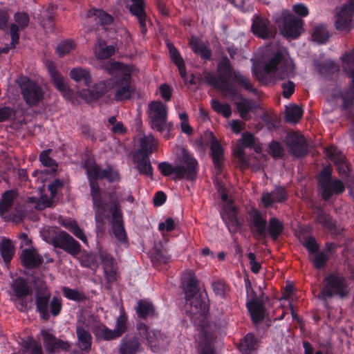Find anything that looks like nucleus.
Here are the masks:
<instances>
[{
	"instance_id": "423d86ee",
	"label": "nucleus",
	"mask_w": 354,
	"mask_h": 354,
	"mask_svg": "<svg viewBox=\"0 0 354 354\" xmlns=\"http://www.w3.org/2000/svg\"><path fill=\"white\" fill-rule=\"evenodd\" d=\"M274 21L287 38L297 39L301 34L304 20L288 10H283L279 15H277L274 17Z\"/></svg>"
},
{
	"instance_id": "dca6fc26",
	"label": "nucleus",
	"mask_w": 354,
	"mask_h": 354,
	"mask_svg": "<svg viewBox=\"0 0 354 354\" xmlns=\"http://www.w3.org/2000/svg\"><path fill=\"white\" fill-rule=\"evenodd\" d=\"M52 245L54 248H60L72 256H75L80 252L79 243L64 231L58 232Z\"/></svg>"
},
{
	"instance_id": "c85d7f7f",
	"label": "nucleus",
	"mask_w": 354,
	"mask_h": 354,
	"mask_svg": "<svg viewBox=\"0 0 354 354\" xmlns=\"http://www.w3.org/2000/svg\"><path fill=\"white\" fill-rule=\"evenodd\" d=\"M22 264L26 268H34L42 263V257L33 248L23 250L20 256Z\"/></svg>"
},
{
	"instance_id": "864d4df0",
	"label": "nucleus",
	"mask_w": 354,
	"mask_h": 354,
	"mask_svg": "<svg viewBox=\"0 0 354 354\" xmlns=\"http://www.w3.org/2000/svg\"><path fill=\"white\" fill-rule=\"evenodd\" d=\"M59 232V231L53 226L44 225L40 230V235L44 241L53 244Z\"/></svg>"
},
{
	"instance_id": "bb28decb",
	"label": "nucleus",
	"mask_w": 354,
	"mask_h": 354,
	"mask_svg": "<svg viewBox=\"0 0 354 354\" xmlns=\"http://www.w3.org/2000/svg\"><path fill=\"white\" fill-rule=\"evenodd\" d=\"M133 162L135 164V169H137L140 175L150 178L151 180L153 179V168L150 161V156L133 153Z\"/></svg>"
},
{
	"instance_id": "9d476101",
	"label": "nucleus",
	"mask_w": 354,
	"mask_h": 354,
	"mask_svg": "<svg viewBox=\"0 0 354 354\" xmlns=\"http://www.w3.org/2000/svg\"><path fill=\"white\" fill-rule=\"evenodd\" d=\"M347 74L351 78L348 88L344 90L341 88L333 90L331 97L334 100L338 98L342 100L341 109L342 111H351L354 108V68H349Z\"/></svg>"
},
{
	"instance_id": "2f4dec72",
	"label": "nucleus",
	"mask_w": 354,
	"mask_h": 354,
	"mask_svg": "<svg viewBox=\"0 0 354 354\" xmlns=\"http://www.w3.org/2000/svg\"><path fill=\"white\" fill-rule=\"evenodd\" d=\"M76 334L80 348L84 351H88L92 345V337L88 330L79 324L76 328Z\"/></svg>"
},
{
	"instance_id": "8fccbe9b",
	"label": "nucleus",
	"mask_w": 354,
	"mask_h": 354,
	"mask_svg": "<svg viewBox=\"0 0 354 354\" xmlns=\"http://www.w3.org/2000/svg\"><path fill=\"white\" fill-rule=\"evenodd\" d=\"M302 116V109L296 104H293L286 109V120L288 122L297 123L299 121Z\"/></svg>"
},
{
	"instance_id": "c03bdc74",
	"label": "nucleus",
	"mask_w": 354,
	"mask_h": 354,
	"mask_svg": "<svg viewBox=\"0 0 354 354\" xmlns=\"http://www.w3.org/2000/svg\"><path fill=\"white\" fill-rule=\"evenodd\" d=\"M14 246L9 239L3 238L0 242V254L6 263H10L14 255Z\"/></svg>"
},
{
	"instance_id": "c756f323",
	"label": "nucleus",
	"mask_w": 354,
	"mask_h": 354,
	"mask_svg": "<svg viewBox=\"0 0 354 354\" xmlns=\"http://www.w3.org/2000/svg\"><path fill=\"white\" fill-rule=\"evenodd\" d=\"M157 140L152 135L140 138V148L134 154L150 156L157 149Z\"/></svg>"
},
{
	"instance_id": "603ef678",
	"label": "nucleus",
	"mask_w": 354,
	"mask_h": 354,
	"mask_svg": "<svg viewBox=\"0 0 354 354\" xmlns=\"http://www.w3.org/2000/svg\"><path fill=\"white\" fill-rule=\"evenodd\" d=\"M19 344L24 351H27L30 350V354H44L40 344L37 342L32 337H28L26 339H22Z\"/></svg>"
},
{
	"instance_id": "e2e57ef3",
	"label": "nucleus",
	"mask_w": 354,
	"mask_h": 354,
	"mask_svg": "<svg viewBox=\"0 0 354 354\" xmlns=\"http://www.w3.org/2000/svg\"><path fill=\"white\" fill-rule=\"evenodd\" d=\"M269 153L274 158H282L284 155V149L282 145L277 140H272L269 145Z\"/></svg>"
},
{
	"instance_id": "4c0bfd02",
	"label": "nucleus",
	"mask_w": 354,
	"mask_h": 354,
	"mask_svg": "<svg viewBox=\"0 0 354 354\" xmlns=\"http://www.w3.org/2000/svg\"><path fill=\"white\" fill-rule=\"evenodd\" d=\"M111 88V79L95 83L89 91L92 100H97L105 95Z\"/></svg>"
},
{
	"instance_id": "cd10ccee",
	"label": "nucleus",
	"mask_w": 354,
	"mask_h": 354,
	"mask_svg": "<svg viewBox=\"0 0 354 354\" xmlns=\"http://www.w3.org/2000/svg\"><path fill=\"white\" fill-rule=\"evenodd\" d=\"M207 328H198L199 334L197 339L198 341V354H215L212 346L213 335Z\"/></svg>"
},
{
	"instance_id": "39448f33",
	"label": "nucleus",
	"mask_w": 354,
	"mask_h": 354,
	"mask_svg": "<svg viewBox=\"0 0 354 354\" xmlns=\"http://www.w3.org/2000/svg\"><path fill=\"white\" fill-rule=\"evenodd\" d=\"M218 77L213 73H208L205 76V82L213 87L227 93V88H235L230 84V80L232 77L234 79V74L238 71H235L229 59L224 55L221 57L217 65Z\"/></svg>"
},
{
	"instance_id": "37998d69",
	"label": "nucleus",
	"mask_w": 354,
	"mask_h": 354,
	"mask_svg": "<svg viewBox=\"0 0 354 354\" xmlns=\"http://www.w3.org/2000/svg\"><path fill=\"white\" fill-rule=\"evenodd\" d=\"M190 46L193 52L200 55L203 60H210L212 58V50L203 42L194 41L190 42Z\"/></svg>"
},
{
	"instance_id": "a211bd4d",
	"label": "nucleus",
	"mask_w": 354,
	"mask_h": 354,
	"mask_svg": "<svg viewBox=\"0 0 354 354\" xmlns=\"http://www.w3.org/2000/svg\"><path fill=\"white\" fill-rule=\"evenodd\" d=\"M251 29L252 33L261 39H270L274 36L270 21L257 15L253 17Z\"/></svg>"
},
{
	"instance_id": "7ed1b4c3",
	"label": "nucleus",
	"mask_w": 354,
	"mask_h": 354,
	"mask_svg": "<svg viewBox=\"0 0 354 354\" xmlns=\"http://www.w3.org/2000/svg\"><path fill=\"white\" fill-rule=\"evenodd\" d=\"M183 286L187 300L186 304L189 302V314L192 321L198 328H207V315L209 308L206 298L198 292V281L192 271L185 274Z\"/></svg>"
},
{
	"instance_id": "f257e3e1",
	"label": "nucleus",
	"mask_w": 354,
	"mask_h": 354,
	"mask_svg": "<svg viewBox=\"0 0 354 354\" xmlns=\"http://www.w3.org/2000/svg\"><path fill=\"white\" fill-rule=\"evenodd\" d=\"M252 75L261 83L267 84L269 82L268 75L274 74L279 80H285L293 77L295 65L292 60L288 59L281 51L276 52L265 64L252 59Z\"/></svg>"
},
{
	"instance_id": "6ab92c4d",
	"label": "nucleus",
	"mask_w": 354,
	"mask_h": 354,
	"mask_svg": "<svg viewBox=\"0 0 354 354\" xmlns=\"http://www.w3.org/2000/svg\"><path fill=\"white\" fill-rule=\"evenodd\" d=\"M288 198L287 189L283 186H275L271 192H263L261 203L266 208L271 207L274 203H282Z\"/></svg>"
},
{
	"instance_id": "412c9836",
	"label": "nucleus",
	"mask_w": 354,
	"mask_h": 354,
	"mask_svg": "<svg viewBox=\"0 0 354 354\" xmlns=\"http://www.w3.org/2000/svg\"><path fill=\"white\" fill-rule=\"evenodd\" d=\"M46 68L51 81L57 90L65 97L71 96V89L65 82L62 74L57 71L55 64L53 62H48Z\"/></svg>"
},
{
	"instance_id": "f704fd0d",
	"label": "nucleus",
	"mask_w": 354,
	"mask_h": 354,
	"mask_svg": "<svg viewBox=\"0 0 354 354\" xmlns=\"http://www.w3.org/2000/svg\"><path fill=\"white\" fill-rule=\"evenodd\" d=\"M50 294L48 292H44L42 294L37 295L36 297V305L40 316L43 319L48 320L50 317L48 312V304Z\"/></svg>"
},
{
	"instance_id": "0e129e2a",
	"label": "nucleus",
	"mask_w": 354,
	"mask_h": 354,
	"mask_svg": "<svg viewBox=\"0 0 354 354\" xmlns=\"http://www.w3.org/2000/svg\"><path fill=\"white\" fill-rule=\"evenodd\" d=\"M75 44L72 40H64L60 42L56 49L59 57H64L75 48Z\"/></svg>"
},
{
	"instance_id": "72a5a7b5",
	"label": "nucleus",
	"mask_w": 354,
	"mask_h": 354,
	"mask_svg": "<svg viewBox=\"0 0 354 354\" xmlns=\"http://www.w3.org/2000/svg\"><path fill=\"white\" fill-rule=\"evenodd\" d=\"M328 157L333 161L335 165L337 167V169L340 171L343 170V172H346L347 165L345 161V157L341 151H339L337 147L330 146L326 149Z\"/></svg>"
},
{
	"instance_id": "69168bd1",
	"label": "nucleus",
	"mask_w": 354,
	"mask_h": 354,
	"mask_svg": "<svg viewBox=\"0 0 354 354\" xmlns=\"http://www.w3.org/2000/svg\"><path fill=\"white\" fill-rule=\"evenodd\" d=\"M62 292L64 295L70 300L80 301L85 299L84 294L75 289L64 287L62 288Z\"/></svg>"
},
{
	"instance_id": "4d7b16f0",
	"label": "nucleus",
	"mask_w": 354,
	"mask_h": 354,
	"mask_svg": "<svg viewBox=\"0 0 354 354\" xmlns=\"http://www.w3.org/2000/svg\"><path fill=\"white\" fill-rule=\"evenodd\" d=\"M127 318L122 307L120 308V315L116 319L115 328L114 329L115 334L118 337H120L127 329Z\"/></svg>"
},
{
	"instance_id": "58836bf2",
	"label": "nucleus",
	"mask_w": 354,
	"mask_h": 354,
	"mask_svg": "<svg viewBox=\"0 0 354 354\" xmlns=\"http://www.w3.org/2000/svg\"><path fill=\"white\" fill-rule=\"evenodd\" d=\"M71 78L76 82H82L84 86L89 87L91 84V76L88 70L82 67H76L71 69L70 72Z\"/></svg>"
},
{
	"instance_id": "a878e982",
	"label": "nucleus",
	"mask_w": 354,
	"mask_h": 354,
	"mask_svg": "<svg viewBox=\"0 0 354 354\" xmlns=\"http://www.w3.org/2000/svg\"><path fill=\"white\" fill-rule=\"evenodd\" d=\"M132 4L129 6V11L131 14L136 17L140 31L142 35H145L147 32L146 26V12L145 10L144 0H131Z\"/></svg>"
},
{
	"instance_id": "6e6552de",
	"label": "nucleus",
	"mask_w": 354,
	"mask_h": 354,
	"mask_svg": "<svg viewBox=\"0 0 354 354\" xmlns=\"http://www.w3.org/2000/svg\"><path fill=\"white\" fill-rule=\"evenodd\" d=\"M22 97L29 106L39 104L44 97L41 86L27 77H21L17 81Z\"/></svg>"
},
{
	"instance_id": "13d9d810",
	"label": "nucleus",
	"mask_w": 354,
	"mask_h": 354,
	"mask_svg": "<svg viewBox=\"0 0 354 354\" xmlns=\"http://www.w3.org/2000/svg\"><path fill=\"white\" fill-rule=\"evenodd\" d=\"M54 6H49L46 10V13L43 16L41 20V24L45 29L52 30L54 27Z\"/></svg>"
},
{
	"instance_id": "9b49d317",
	"label": "nucleus",
	"mask_w": 354,
	"mask_h": 354,
	"mask_svg": "<svg viewBox=\"0 0 354 354\" xmlns=\"http://www.w3.org/2000/svg\"><path fill=\"white\" fill-rule=\"evenodd\" d=\"M226 94L234 99L239 100L234 101V104L236 106L241 118L248 121L250 119V112L257 109L254 102L245 97L236 88H227Z\"/></svg>"
},
{
	"instance_id": "680f3d73",
	"label": "nucleus",
	"mask_w": 354,
	"mask_h": 354,
	"mask_svg": "<svg viewBox=\"0 0 354 354\" xmlns=\"http://www.w3.org/2000/svg\"><path fill=\"white\" fill-rule=\"evenodd\" d=\"M115 53V48L113 46H107L100 44L99 48L96 49V56L100 59L109 58Z\"/></svg>"
},
{
	"instance_id": "09e8293b",
	"label": "nucleus",
	"mask_w": 354,
	"mask_h": 354,
	"mask_svg": "<svg viewBox=\"0 0 354 354\" xmlns=\"http://www.w3.org/2000/svg\"><path fill=\"white\" fill-rule=\"evenodd\" d=\"M257 342L253 335L247 334L239 344L240 351L244 354H250L256 349Z\"/></svg>"
},
{
	"instance_id": "a19ab883",
	"label": "nucleus",
	"mask_w": 354,
	"mask_h": 354,
	"mask_svg": "<svg viewBox=\"0 0 354 354\" xmlns=\"http://www.w3.org/2000/svg\"><path fill=\"white\" fill-rule=\"evenodd\" d=\"M158 169L164 176H169L171 174H174V180H180V174L183 168L178 167V165L173 167L172 165L168 162H161L158 163Z\"/></svg>"
},
{
	"instance_id": "bf43d9fd",
	"label": "nucleus",
	"mask_w": 354,
	"mask_h": 354,
	"mask_svg": "<svg viewBox=\"0 0 354 354\" xmlns=\"http://www.w3.org/2000/svg\"><path fill=\"white\" fill-rule=\"evenodd\" d=\"M167 47L169 50V57L176 66L185 63L183 57L174 44L168 42L167 43Z\"/></svg>"
},
{
	"instance_id": "f8f14e48",
	"label": "nucleus",
	"mask_w": 354,
	"mask_h": 354,
	"mask_svg": "<svg viewBox=\"0 0 354 354\" xmlns=\"http://www.w3.org/2000/svg\"><path fill=\"white\" fill-rule=\"evenodd\" d=\"M354 16V0H346L336 14L335 26L337 30L349 31L352 28Z\"/></svg>"
},
{
	"instance_id": "a18cd8bd",
	"label": "nucleus",
	"mask_w": 354,
	"mask_h": 354,
	"mask_svg": "<svg viewBox=\"0 0 354 354\" xmlns=\"http://www.w3.org/2000/svg\"><path fill=\"white\" fill-rule=\"evenodd\" d=\"M233 80L247 91L254 95L257 94L258 90L254 86L249 77L243 75L240 72H237V73L234 74Z\"/></svg>"
},
{
	"instance_id": "ddd939ff",
	"label": "nucleus",
	"mask_w": 354,
	"mask_h": 354,
	"mask_svg": "<svg viewBox=\"0 0 354 354\" xmlns=\"http://www.w3.org/2000/svg\"><path fill=\"white\" fill-rule=\"evenodd\" d=\"M217 192L222 201L223 207L220 212L223 221H239L237 219L238 207L234 205L233 199H230L228 192L225 186L218 185Z\"/></svg>"
},
{
	"instance_id": "0eeeda50",
	"label": "nucleus",
	"mask_w": 354,
	"mask_h": 354,
	"mask_svg": "<svg viewBox=\"0 0 354 354\" xmlns=\"http://www.w3.org/2000/svg\"><path fill=\"white\" fill-rule=\"evenodd\" d=\"M348 292L347 281L342 275L339 273H332L324 277L321 290L323 299H326L335 296L344 298L347 297Z\"/></svg>"
},
{
	"instance_id": "f3484780",
	"label": "nucleus",
	"mask_w": 354,
	"mask_h": 354,
	"mask_svg": "<svg viewBox=\"0 0 354 354\" xmlns=\"http://www.w3.org/2000/svg\"><path fill=\"white\" fill-rule=\"evenodd\" d=\"M286 144L290 152L297 158L304 157L308 152V142L303 135H289Z\"/></svg>"
},
{
	"instance_id": "5701e85b",
	"label": "nucleus",
	"mask_w": 354,
	"mask_h": 354,
	"mask_svg": "<svg viewBox=\"0 0 354 354\" xmlns=\"http://www.w3.org/2000/svg\"><path fill=\"white\" fill-rule=\"evenodd\" d=\"M41 334L44 339L46 349L50 353L59 352V351H67L71 348V344L68 342L57 339L46 330H42Z\"/></svg>"
},
{
	"instance_id": "79ce46f5",
	"label": "nucleus",
	"mask_w": 354,
	"mask_h": 354,
	"mask_svg": "<svg viewBox=\"0 0 354 354\" xmlns=\"http://www.w3.org/2000/svg\"><path fill=\"white\" fill-rule=\"evenodd\" d=\"M93 333L99 339L111 340L118 338L114 330H111L102 324H97L93 328Z\"/></svg>"
},
{
	"instance_id": "4be33fe9",
	"label": "nucleus",
	"mask_w": 354,
	"mask_h": 354,
	"mask_svg": "<svg viewBox=\"0 0 354 354\" xmlns=\"http://www.w3.org/2000/svg\"><path fill=\"white\" fill-rule=\"evenodd\" d=\"M86 174L88 176H91L95 179H106L109 183H114L120 180V174L116 170H113L111 167L104 169L97 165L86 167Z\"/></svg>"
},
{
	"instance_id": "aec40b11",
	"label": "nucleus",
	"mask_w": 354,
	"mask_h": 354,
	"mask_svg": "<svg viewBox=\"0 0 354 354\" xmlns=\"http://www.w3.org/2000/svg\"><path fill=\"white\" fill-rule=\"evenodd\" d=\"M139 335L147 340L148 345L151 348L164 346L165 339L166 338L160 331L156 330H149L147 326L144 324L138 325Z\"/></svg>"
},
{
	"instance_id": "e433bc0d",
	"label": "nucleus",
	"mask_w": 354,
	"mask_h": 354,
	"mask_svg": "<svg viewBox=\"0 0 354 354\" xmlns=\"http://www.w3.org/2000/svg\"><path fill=\"white\" fill-rule=\"evenodd\" d=\"M88 18H93L97 24L109 25L113 22V17L100 9H90L87 12Z\"/></svg>"
},
{
	"instance_id": "7c9ffc66",
	"label": "nucleus",
	"mask_w": 354,
	"mask_h": 354,
	"mask_svg": "<svg viewBox=\"0 0 354 354\" xmlns=\"http://www.w3.org/2000/svg\"><path fill=\"white\" fill-rule=\"evenodd\" d=\"M17 193L12 189L6 191L2 194L0 199V215L2 218H6L10 214Z\"/></svg>"
},
{
	"instance_id": "393cba45",
	"label": "nucleus",
	"mask_w": 354,
	"mask_h": 354,
	"mask_svg": "<svg viewBox=\"0 0 354 354\" xmlns=\"http://www.w3.org/2000/svg\"><path fill=\"white\" fill-rule=\"evenodd\" d=\"M326 184V187L324 183L319 185L322 198L324 201H328L333 195H339L345 190V186L339 179L332 180Z\"/></svg>"
},
{
	"instance_id": "4468645a",
	"label": "nucleus",
	"mask_w": 354,
	"mask_h": 354,
	"mask_svg": "<svg viewBox=\"0 0 354 354\" xmlns=\"http://www.w3.org/2000/svg\"><path fill=\"white\" fill-rule=\"evenodd\" d=\"M181 162L183 165H178V167L183 168L180 174V179L185 178L189 181L196 180L199 171L198 160L189 151L183 150Z\"/></svg>"
},
{
	"instance_id": "3c124183",
	"label": "nucleus",
	"mask_w": 354,
	"mask_h": 354,
	"mask_svg": "<svg viewBox=\"0 0 354 354\" xmlns=\"http://www.w3.org/2000/svg\"><path fill=\"white\" fill-rule=\"evenodd\" d=\"M211 106L215 112L225 118H229L232 115L231 106L227 103L222 104L216 99H212Z\"/></svg>"
},
{
	"instance_id": "b1692460",
	"label": "nucleus",
	"mask_w": 354,
	"mask_h": 354,
	"mask_svg": "<svg viewBox=\"0 0 354 354\" xmlns=\"http://www.w3.org/2000/svg\"><path fill=\"white\" fill-rule=\"evenodd\" d=\"M251 229L257 232L259 235H270L277 238L282 232V223H252Z\"/></svg>"
},
{
	"instance_id": "338daca9",
	"label": "nucleus",
	"mask_w": 354,
	"mask_h": 354,
	"mask_svg": "<svg viewBox=\"0 0 354 354\" xmlns=\"http://www.w3.org/2000/svg\"><path fill=\"white\" fill-rule=\"evenodd\" d=\"M327 259V254L324 251L319 252H317L310 257V260L313 262V266L317 269L323 268L325 266Z\"/></svg>"
},
{
	"instance_id": "f03ea898",
	"label": "nucleus",
	"mask_w": 354,
	"mask_h": 354,
	"mask_svg": "<svg viewBox=\"0 0 354 354\" xmlns=\"http://www.w3.org/2000/svg\"><path fill=\"white\" fill-rule=\"evenodd\" d=\"M91 189L93 209L95 213V221H123V213L118 197L114 198L115 192L109 193V200L102 196L97 179L88 176Z\"/></svg>"
},
{
	"instance_id": "5fc2aeb1",
	"label": "nucleus",
	"mask_w": 354,
	"mask_h": 354,
	"mask_svg": "<svg viewBox=\"0 0 354 354\" xmlns=\"http://www.w3.org/2000/svg\"><path fill=\"white\" fill-rule=\"evenodd\" d=\"M137 313L142 318L152 316L154 313L153 306L151 302L141 300L138 304Z\"/></svg>"
},
{
	"instance_id": "6e6d98bb",
	"label": "nucleus",
	"mask_w": 354,
	"mask_h": 354,
	"mask_svg": "<svg viewBox=\"0 0 354 354\" xmlns=\"http://www.w3.org/2000/svg\"><path fill=\"white\" fill-rule=\"evenodd\" d=\"M13 290L18 297H21L30 294L31 290L26 282L21 279H17L13 283Z\"/></svg>"
},
{
	"instance_id": "774afa93",
	"label": "nucleus",
	"mask_w": 354,
	"mask_h": 354,
	"mask_svg": "<svg viewBox=\"0 0 354 354\" xmlns=\"http://www.w3.org/2000/svg\"><path fill=\"white\" fill-rule=\"evenodd\" d=\"M14 19L16 24L18 25L21 30H24L29 25L30 18L26 12H17L15 14Z\"/></svg>"
},
{
	"instance_id": "20e7f679",
	"label": "nucleus",
	"mask_w": 354,
	"mask_h": 354,
	"mask_svg": "<svg viewBox=\"0 0 354 354\" xmlns=\"http://www.w3.org/2000/svg\"><path fill=\"white\" fill-rule=\"evenodd\" d=\"M111 68L119 73L111 79V88L115 89L114 98L116 101H123L131 98L132 92L131 75L126 65L113 62Z\"/></svg>"
},
{
	"instance_id": "de8ad7c7",
	"label": "nucleus",
	"mask_w": 354,
	"mask_h": 354,
	"mask_svg": "<svg viewBox=\"0 0 354 354\" xmlns=\"http://www.w3.org/2000/svg\"><path fill=\"white\" fill-rule=\"evenodd\" d=\"M52 197L49 198L46 194H42L40 197L30 196L28 198V201L34 204L37 209L41 210L46 207H49L53 205Z\"/></svg>"
},
{
	"instance_id": "49530a36",
	"label": "nucleus",
	"mask_w": 354,
	"mask_h": 354,
	"mask_svg": "<svg viewBox=\"0 0 354 354\" xmlns=\"http://www.w3.org/2000/svg\"><path fill=\"white\" fill-rule=\"evenodd\" d=\"M140 348V344L137 339H123L122 340L120 353V354H136Z\"/></svg>"
},
{
	"instance_id": "ea45409f",
	"label": "nucleus",
	"mask_w": 354,
	"mask_h": 354,
	"mask_svg": "<svg viewBox=\"0 0 354 354\" xmlns=\"http://www.w3.org/2000/svg\"><path fill=\"white\" fill-rule=\"evenodd\" d=\"M248 309L252 320L257 323L261 321L265 315V309L262 304L257 301H252L247 304Z\"/></svg>"
},
{
	"instance_id": "473e14b6",
	"label": "nucleus",
	"mask_w": 354,
	"mask_h": 354,
	"mask_svg": "<svg viewBox=\"0 0 354 354\" xmlns=\"http://www.w3.org/2000/svg\"><path fill=\"white\" fill-rule=\"evenodd\" d=\"M105 276L109 281H113L116 279L117 272L116 266L112 257L106 252L100 253Z\"/></svg>"
},
{
	"instance_id": "052dcab7",
	"label": "nucleus",
	"mask_w": 354,
	"mask_h": 354,
	"mask_svg": "<svg viewBox=\"0 0 354 354\" xmlns=\"http://www.w3.org/2000/svg\"><path fill=\"white\" fill-rule=\"evenodd\" d=\"M63 225L83 243H86V236L77 223H63Z\"/></svg>"
},
{
	"instance_id": "2eb2a0df",
	"label": "nucleus",
	"mask_w": 354,
	"mask_h": 354,
	"mask_svg": "<svg viewBox=\"0 0 354 354\" xmlns=\"http://www.w3.org/2000/svg\"><path fill=\"white\" fill-rule=\"evenodd\" d=\"M205 136L206 144L209 147V156L216 169L219 170L224 160V149L212 131H206Z\"/></svg>"
},
{
	"instance_id": "1a4fd4ad",
	"label": "nucleus",
	"mask_w": 354,
	"mask_h": 354,
	"mask_svg": "<svg viewBox=\"0 0 354 354\" xmlns=\"http://www.w3.org/2000/svg\"><path fill=\"white\" fill-rule=\"evenodd\" d=\"M149 118L153 129L162 132L166 129L167 106L160 100L152 101L149 104Z\"/></svg>"
},
{
	"instance_id": "c9c22d12",
	"label": "nucleus",
	"mask_w": 354,
	"mask_h": 354,
	"mask_svg": "<svg viewBox=\"0 0 354 354\" xmlns=\"http://www.w3.org/2000/svg\"><path fill=\"white\" fill-rule=\"evenodd\" d=\"M331 33L328 30L327 26L325 24H317L313 27V31L312 33V37L314 41L319 44H326L330 37Z\"/></svg>"
}]
</instances>
